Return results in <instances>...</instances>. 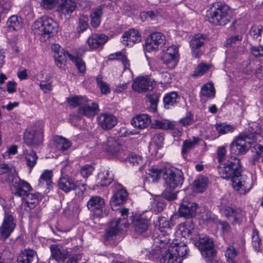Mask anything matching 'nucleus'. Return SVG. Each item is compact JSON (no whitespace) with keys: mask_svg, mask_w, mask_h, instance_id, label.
Segmentation results:
<instances>
[{"mask_svg":"<svg viewBox=\"0 0 263 263\" xmlns=\"http://www.w3.org/2000/svg\"><path fill=\"white\" fill-rule=\"evenodd\" d=\"M218 172L221 178L231 179L235 190L240 194H245L251 189L250 179L241 174L240 160L236 157H232L224 164L217 166Z\"/></svg>","mask_w":263,"mask_h":263,"instance_id":"obj_1","label":"nucleus"},{"mask_svg":"<svg viewBox=\"0 0 263 263\" xmlns=\"http://www.w3.org/2000/svg\"><path fill=\"white\" fill-rule=\"evenodd\" d=\"M196 231L192 229L188 231L189 237L194 245L200 250L207 263H221L215 259L216 251L214 248L213 240L204 234H196Z\"/></svg>","mask_w":263,"mask_h":263,"instance_id":"obj_2","label":"nucleus"},{"mask_svg":"<svg viewBox=\"0 0 263 263\" xmlns=\"http://www.w3.org/2000/svg\"><path fill=\"white\" fill-rule=\"evenodd\" d=\"M163 179L165 185L164 196L168 200L175 199L176 195L173 192L183 184L184 178L182 171L174 166L166 168L163 172Z\"/></svg>","mask_w":263,"mask_h":263,"instance_id":"obj_3","label":"nucleus"},{"mask_svg":"<svg viewBox=\"0 0 263 263\" xmlns=\"http://www.w3.org/2000/svg\"><path fill=\"white\" fill-rule=\"evenodd\" d=\"M67 101L72 108L78 107V112L80 115L87 118H93L99 111L98 103L90 102L85 97L68 98Z\"/></svg>","mask_w":263,"mask_h":263,"instance_id":"obj_4","label":"nucleus"},{"mask_svg":"<svg viewBox=\"0 0 263 263\" xmlns=\"http://www.w3.org/2000/svg\"><path fill=\"white\" fill-rule=\"evenodd\" d=\"M35 34L41 35V39L46 40L53 36L58 31V24L51 17L43 16L33 23Z\"/></svg>","mask_w":263,"mask_h":263,"instance_id":"obj_5","label":"nucleus"},{"mask_svg":"<svg viewBox=\"0 0 263 263\" xmlns=\"http://www.w3.org/2000/svg\"><path fill=\"white\" fill-rule=\"evenodd\" d=\"M208 17L209 21L211 24L224 26L230 22L232 11L229 6L224 3L218 2L211 9Z\"/></svg>","mask_w":263,"mask_h":263,"instance_id":"obj_6","label":"nucleus"},{"mask_svg":"<svg viewBox=\"0 0 263 263\" xmlns=\"http://www.w3.org/2000/svg\"><path fill=\"white\" fill-rule=\"evenodd\" d=\"M60 189L67 193L72 191H77L79 194H83L86 191V184L78 180L76 174L70 176H61L58 181Z\"/></svg>","mask_w":263,"mask_h":263,"instance_id":"obj_7","label":"nucleus"},{"mask_svg":"<svg viewBox=\"0 0 263 263\" xmlns=\"http://www.w3.org/2000/svg\"><path fill=\"white\" fill-rule=\"evenodd\" d=\"M43 122H36L27 127L24 135V141L28 145H39L43 141Z\"/></svg>","mask_w":263,"mask_h":263,"instance_id":"obj_8","label":"nucleus"},{"mask_svg":"<svg viewBox=\"0 0 263 263\" xmlns=\"http://www.w3.org/2000/svg\"><path fill=\"white\" fill-rule=\"evenodd\" d=\"M251 143L252 141L240 134L230 145L231 153L236 155H243L251 148Z\"/></svg>","mask_w":263,"mask_h":263,"instance_id":"obj_9","label":"nucleus"},{"mask_svg":"<svg viewBox=\"0 0 263 263\" xmlns=\"http://www.w3.org/2000/svg\"><path fill=\"white\" fill-rule=\"evenodd\" d=\"M156 85V81L148 76L138 77L133 81L132 88L138 92H145L152 90Z\"/></svg>","mask_w":263,"mask_h":263,"instance_id":"obj_10","label":"nucleus"},{"mask_svg":"<svg viewBox=\"0 0 263 263\" xmlns=\"http://www.w3.org/2000/svg\"><path fill=\"white\" fill-rule=\"evenodd\" d=\"M88 209L92 211L98 217L107 215L108 213L104 210V199L98 196H92L87 203Z\"/></svg>","mask_w":263,"mask_h":263,"instance_id":"obj_11","label":"nucleus"},{"mask_svg":"<svg viewBox=\"0 0 263 263\" xmlns=\"http://www.w3.org/2000/svg\"><path fill=\"white\" fill-rule=\"evenodd\" d=\"M220 210L234 224H240L245 219L246 212L240 209H234L229 205H225Z\"/></svg>","mask_w":263,"mask_h":263,"instance_id":"obj_12","label":"nucleus"},{"mask_svg":"<svg viewBox=\"0 0 263 263\" xmlns=\"http://www.w3.org/2000/svg\"><path fill=\"white\" fill-rule=\"evenodd\" d=\"M165 37L162 33L155 32L149 34L145 41V48L148 51L158 49L165 44Z\"/></svg>","mask_w":263,"mask_h":263,"instance_id":"obj_13","label":"nucleus"},{"mask_svg":"<svg viewBox=\"0 0 263 263\" xmlns=\"http://www.w3.org/2000/svg\"><path fill=\"white\" fill-rule=\"evenodd\" d=\"M178 48L176 45L169 47L162 56V60L166 67L173 69L176 67L179 60Z\"/></svg>","mask_w":263,"mask_h":263,"instance_id":"obj_14","label":"nucleus"},{"mask_svg":"<svg viewBox=\"0 0 263 263\" xmlns=\"http://www.w3.org/2000/svg\"><path fill=\"white\" fill-rule=\"evenodd\" d=\"M12 190L15 196L23 198L31 191L32 188L28 182L18 177H14Z\"/></svg>","mask_w":263,"mask_h":263,"instance_id":"obj_15","label":"nucleus"},{"mask_svg":"<svg viewBox=\"0 0 263 263\" xmlns=\"http://www.w3.org/2000/svg\"><path fill=\"white\" fill-rule=\"evenodd\" d=\"M241 134L252 142L261 141L262 140L261 127L259 124L256 122L250 123L248 128Z\"/></svg>","mask_w":263,"mask_h":263,"instance_id":"obj_16","label":"nucleus"},{"mask_svg":"<svg viewBox=\"0 0 263 263\" xmlns=\"http://www.w3.org/2000/svg\"><path fill=\"white\" fill-rule=\"evenodd\" d=\"M77 4L74 0H61L58 7L57 12L62 19H69L74 11Z\"/></svg>","mask_w":263,"mask_h":263,"instance_id":"obj_17","label":"nucleus"},{"mask_svg":"<svg viewBox=\"0 0 263 263\" xmlns=\"http://www.w3.org/2000/svg\"><path fill=\"white\" fill-rule=\"evenodd\" d=\"M15 227L12 215L9 213H5L3 221L0 227V235L3 239L8 238L13 232Z\"/></svg>","mask_w":263,"mask_h":263,"instance_id":"obj_18","label":"nucleus"},{"mask_svg":"<svg viewBox=\"0 0 263 263\" xmlns=\"http://www.w3.org/2000/svg\"><path fill=\"white\" fill-rule=\"evenodd\" d=\"M125 221L121 222V218L115 219L111 220L108 224L105 230V238L107 240H110L118 235L122 229Z\"/></svg>","mask_w":263,"mask_h":263,"instance_id":"obj_19","label":"nucleus"},{"mask_svg":"<svg viewBox=\"0 0 263 263\" xmlns=\"http://www.w3.org/2000/svg\"><path fill=\"white\" fill-rule=\"evenodd\" d=\"M198 207L195 202L184 201L178 210L179 215L186 219L192 218L195 216Z\"/></svg>","mask_w":263,"mask_h":263,"instance_id":"obj_20","label":"nucleus"},{"mask_svg":"<svg viewBox=\"0 0 263 263\" xmlns=\"http://www.w3.org/2000/svg\"><path fill=\"white\" fill-rule=\"evenodd\" d=\"M99 125L103 129L109 130L112 128L118 123L117 118L110 114L101 113L97 118Z\"/></svg>","mask_w":263,"mask_h":263,"instance_id":"obj_21","label":"nucleus"},{"mask_svg":"<svg viewBox=\"0 0 263 263\" xmlns=\"http://www.w3.org/2000/svg\"><path fill=\"white\" fill-rule=\"evenodd\" d=\"M108 41V37L102 33H93L87 40V44L90 49L96 50L102 47Z\"/></svg>","mask_w":263,"mask_h":263,"instance_id":"obj_22","label":"nucleus"},{"mask_svg":"<svg viewBox=\"0 0 263 263\" xmlns=\"http://www.w3.org/2000/svg\"><path fill=\"white\" fill-rule=\"evenodd\" d=\"M167 250L171 251L173 254L179 257L181 261L187 255L189 251L187 246L184 243L178 242L177 240L171 243Z\"/></svg>","mask_w":263,"mask_h":263,"instance_id":"obj_23","label":"nucleus"},{"mask_svg":"<svg viewBox=\"0 0 263 263\" xmlns=\"http://www.w3.org/2000/svg\"><path fill=\"white\" fill-rule=\"evenodd\" d=\"M141 40V35L134 29H131L125 32L122 35V43L127 46H132Z\"/></svg>","mask_w":263,"mask_h":263,"instance_id":"obj_24","label":"nucleus"},{"mask_svg":"<svg viewBox=\"0 0 263 263\" xmlns=\"http://www.w3.org/2000/svg\"><path fill=\"white\" fill-rule=\"evenodd\" d=\"M50 249L51 257L59 262H64L69 255L68 251L60 246L52 245L50 246Z\"/></svg>","mask_w":263,"mask_h":263,"instance_id":"obj_25","label":"nucleus"},{"mask_svg":"<svg viewBox=\"0 0 263 263\" xmlns=\"http://www.w3.org/2000/svg\"><path fill=\"white\" fill-rule=\"evenodd\" d=\"M251 163L254 165L261 167L263 164V146L259 144H255L253 146Z\"/></svg>","mask_w":263,"mask_h":263,"instance_id":"obj_26","label":"nucleus"},{"mask_svg":"<svg viewBox=\"0 0 263 263\" xmlns=\"http://www.w3.org/2000/svg\"><path fill=\"white\" fill-rule=\"evenodd\" d=\"M102 146L103 151L114 156L122 147L119 142L112 137L108 138L105 141L103 142Z\"/></svg>","mask_w":263,"mask_h":263,"instance_id":"obj_27","label":"nucleus"},{"mask_svg":"<svg viewBox=\"0 0 263 263\" xmlns=\"http://www.w3.org/2000/svg\"><path fill=\"white\" fill-rule=\"evenodd\" d=\"M22 198L23 201L22 205L24 207V210L28 212L33 209L39 202L38 196L35 193H30L29 192Z\"/></svg>","mask_w":263,"mask_h":263,"instance_id":"obj_28","label":"nucleus"},{"mask_svg":"<svg viewBox=\"0 0 263 263\" xmlns=\"http://www.w3.org/2000/svg\"><path fill=\"white\" fill-rule=\"evenodd\" d=\"M151 122L150 116L147 114H142L133 118L131 124L135 127L143 129L147 127Z\"/></svg>","mask_w":263,"mask_h":263,"instance_id":"obj_29","label":"nucleus"},{"mask_svg":"<svg viewBox=\"0 0 263 263\" xmlns=\"http://www.w3.org/2000/svg\"><path fill=\"white\" fill-rule=\"evenodd\" d=\"M180 97L176 91H172L166 93L163 98L164 107L170 109L171 107L178 105L179 103Z\"/></svg>","mask_w":263,"mask_h":263,"instance_id":"obj_30","label":"nucleus"},{"mask_svg":"<svg viewBox=\"0 0 263 263\" xmlns=\"http://www.w3.org/2000/svg\"><path fill=\"white\" fill-rule=\"evenodd\" d=\"M127 192L123 189H120L115 193L110 199V205L112 209L122 204L127 197Z\"/></svg>","mask_w":263,"mask_h":263,"instance_id":"obj_31","label":"nucleus"},{"mask_svg":"<svg viewBox=\"0 0 263 263\" xmlns=\"http://www.w3.org/2000/svg\"><path fill=\"white\" fill-rule=\"evenodd\" d=\"M36 253L32 250L25 249L22 251L17 258V263H31Z\"/></svg>","mask_w":263,"mask_h":263,"instance_id":"obj_32","label":"nucleus"},{"mask_svg":"<svg viewBox=\"0 0 263 263\" xmlns=\"http://www.w3.org/2000/svg\"><path fill=\"white\" fill-rule=\"evenodd\" d=\"M112 174L109 171L105 170L98 174V184L100 186H105L109 185L112 181Z\"/></svg>","mask_w":263,"mask_h":263,"instance_id":"obj_33","label":"nucleus"},{"mask_svg":"<svg viewBox=\"0 0 263 263\" xmlns=\"http://www.w3.org/2000/svg\"><path fill=\"white\" fill-rule=\"evenodd\" d=\"M53 142L58 150L64 152L69 148L71 145V142L62 136H56L54 138Z\"/></svg>","mask_w":263,"mask_h":263,"instance_id":"obj_34","label":"nucleus"},{"mask_svg":"<svg viewBox=\"0 0 263 263\" xmlns=\"http://www.w3.org/2000/svg\"><path fill=\"white\" fill-rule=\"evenodd\" d=\"M206 41L207 39L205 35L201 34H196L190 41V46L193 50L195 51L201 47Z\"/></svg>","mask_w":263,"mask_h":263,"instance_id":"obj_35","label":"nucleus"},{"mask_svg":"<svg viewBox=\"0 0 263 263\" xmlns=\"http://www.w3.org/2000/svg\"><path fill=\"white\" fill-rule=\"evenodd\" d=\"M102 14V7L99 6L93 10L90 14V25L93 28H97L101 23V18Z\"/></svg>","mask_w":263,"mask_h":263,"instance_id":"obj_36","label":"nucleus"},{"mask_svg":"<svg viewBox=\"0 0 263 263\" xmlns=\"http://www.w3.org/2000/svg\"><path fill=\"white\" fill-rule=\"evenodd\" d=\"M208 182V178L200 176L194 182V190L196 192L202 193L205 190Z\"/></svg>","mask_w":263,"mask_h":263,"instance_id":"obj_37","label":"nucleus"},{"mask_svg":"<svg viewBox=\"0 0 263 263\" xmlns=\"http://www.w3.org/2000/svg\"><path fill=\"white\" fill-rule=\"evenodd\" d=\"M133 223L134 229L137 234H142L148 229V223L145 219L140 218L135 219Z\"/></svg>","mask_w":263,"mask_h":263,"instance_id":"obj_38","label":"nucleus"},{"mask_svg":"<svg viewBox=\"0 0 263 263\" xmlns=\"http://www.w3.org/2000/svg\"><path fill=\"white\" fill-rule=\"evenodd\" d=\"M199 138L197 137H193L192 139L185 140L182 146L181 153L182 155L188 153L199 142Z\"/></svg>","mask_w":263,"mask_h":263,"instance_id":"obj_39","label":"nucleus"},{"mask_svg":"<svg viewBox=\"0 0 263 263\" xmlns=\"http://www.w3.org/2000/svg\"><path fill=\"white\" fill-rule=\"evenodd\" d=\"M153 128L162 129H175V125L171 121L165 120H156L152 123Z\"/></svg>","mask_w":263,"mask_h":263,"instance_id":"obj_40","label":"nucleus"},{"mask_svg":"<svg viewBox=\"0 0 263 263\" xmlns=\"http://www.w3.org/2000/svg\"><path fill=\"white\" fill-rule=\"evenodd\" d=\"M211 67V65L204 63H201L197 65L191 74V77L197 78L203 76Z\"/></svg>","mask_w":263,"mask_h":263,"instance_id":"obj_41","label":"nucleus"},{"mask_svg":"<svg viewBox=\"0 0 263 263\" xmlns=\"http://www.w3.org/2000/svg\"><path fill=\"white\" fill-rule=\"evenodd\" d=\"M200 96L212 98L215 94V88L212 83H206L203 85L200 90Z\"/></svg>","mask_w":263,"mask_h":263,"instance_id":"obj_42","label":"nucleus"},{"mask_svg":"<svg viewBox=\"0 0 263 263\" xmlns=\"http://www.w3.org/2000/svg\"><path fill=\"white\" fill-rule=\"evenodd\" d=\"M7 24L10 29L15 31L19 30L23 26L21 18L16 15L11 16L7 21Z\"/></svg>","mask_w":263,"mask_h":263,"instance_id":"obj_43","label":"nucleus"},{"mask_svg":"<svg viewBox=\"0 0 263 263\" xmlns=\"http://www.w3.org/2000/svg\"><path fill=\"white\" fill-rule=\"evenodd\" d=\"M109 59L111 60H117L121 61L125 69H128L129 68V61L127 59L126 56L121 52H117L110 54Z\"/></svg>","mask_w":263,"mask_h":263,"instance_id":"obj_44","label":"nucleus"},{"mask_svg":"<svg viewBox=\"0 0 263 263\" xmlns=\"http://www.w3.org/2000/svg\"><path fill=\"white\" fill-rule=\"evenodd\" d=\"M181 261L179 257L173 254L168 250L165 255H163L160 259V263H181Z\"/></svg>","mask_w":263,"mask_h":263,"instance_id":"obj_45","label":"nucleus"},{"mask_svg":"<svg viewBox=\"0 0 263 263\" xmlns=\"http://www.w3.org/2000/svg\"><path fill=\"white\" fill-rule=\"evenodd\" d=\"M52 172L51 171L46 170L41 175L39 179V185L43 186L44 184L48 188L51 183Z\"/></svg>","mask_w":263,"mask_h":263,"instance_id":"obj_46","label":"nucleus"},{"mask_svg":"<svg viewBox=\"0 0 263 263\" xmlns=\"http://www.w3.org/2000/svg\"><path fill=\"white\" fill-rule=\"evenodd\" d=\"M38 156L35 152L31 151L27 153L25 155V159L26 160V164L28 167H29L30 171L36 164Z\"/></svg>","mask_w":263,"mask_h":263,"instance_id":"obj_47","label":"nucleus"},{"mask_svg":"<svg viewBox=\"0 0 263 263\" xmlns=\"http://www.w3.org/2000/svg\"><path fill=\"white\" fill-rule=\"evenodd\" d=\"M67 53H69L64 51L63 52L60 51L59 53H57V54H54L55 63L59 68L62 67L63 65L65 64L67 61V57H68Z\"/></svg>","mask_w":263,"mask_h":263,"instance_id":"obj_48","label":"nucleus"},{"mask_svg":"<svg viewBox=\"0 0 263 263\" xmlns=\"http://www.w3.org/2000/svg\"><path fill=\"white\" fill-rule=\"evenodd\" d=\"M67 54L69 59L74 63L79 71L81 73H84L85 72L86 66L84 61L81 59L77 57H74L70 53H67Z\"/></svg>","mask_w":263,"mask_h":263,"instance_id":"obj_49","label":"nucleus"},{"mask_svg":"<svg viewBox=\"0 0 263 263\" xmlns=\"http://www.w3.org/2000/svg\"><path fill=\"white\" fill-rule=\"evenodd\" d=\"M157 243H159V247L161 250V252H163L162 249L165 248L166 245H167L171 240L170 236L168 234H164L162 232L159 234L157 238Z\"/></svg>","mask_w":263,"mask_h":263,"instance_id":"obj_50","label":"nucleus"},{"mask_svg":"<svg viewBox=\"0 0 263 263\" xmlns=\"http://www.w3.org/2000/svg\"><path fill=\"white\" fill-rule=\"evenodd\" d=\"M164 170L157 167H152L148 170V172L147 173V178L151 177L152 181H157L161 175L163 176V172Z\"/></svg>","mask_w":263,"mask_h":263,"instance_id":"obj_51","label":"nucleus"},{"mask_svg":"<svg viewBox=\"0 0 263 263\" xmlns=\"http://www.w3.org/2000/svg\"><path fill=\"white\" fill-rule=\"evenodd\" d=\"M98 86L100 88L102 94L107 95L110 92V89L109 85L102 80L101 76H98L96 79Z\"/></svg>","mask_w":263,"mask_h":263,"instance_id":"obj_52","label":"nucleus"},{"mask_svg":"<svg viewBox=\"0 0 263 263\" xmlns=\"http://www.w3.org/2000/svg\"><path fill=\"white\" fill-rule=\"evenodd\" d=\"M215 128L218 133L221 135L232 133L234 130L233 127L225 123L216 124Z\"/></svg>","mask_w":263,"mask_h":263,"instance_id":"obj_53","label":"nucleus"},{"mask_svg":"<svg viewBox=\"0 0 263 263\" xmlns=\"http://www.w3.org/2000/svg\"><path fill=\"white\" fill-rule=\"evenodd\" d=\"M252 245L255 250L258 251L261 246V240L258 236V232L257 230L254 229L252 231Z\"/></svg>","mask_w":263,"mask_h":263,"instance_id":"obj_54","label":"nucleus"},{"mask_svg":"<svg viewBox=\"0 0 263 263\" xmlns=\"http://www.w3.org/2000/svg\"><path fill=\"white\" fill-rule=\"evenodd\" d=\"M58 0H41L40 6L47 10L53 9L57 5Z\"/></svg>","mask_w":263,"mask_h":263,"instance_id":"obj_55","label":"nucleus"},{"mask_svg":"<svg viewBox=\"0 0 263 263\" xmlns=\"http://www.w3.org/2000/svg\"><path fill=\"white\" fill-rule=\"evenodd\" d=\"M88 17L86 15H81L79 18V32H82L88 27Z\"/></svg>","mask_w":263,"mask_h":263,"instance_id":"obj_56","label":"nucleus"},{"mask_svg":"<svg viewBox=\"0 0 263 263\" xmlns=\"http://www.w3.org/2000/svg\"><path fill=\"white\" fill-rule=\"evenodd\" d=\"M165 206V204L164 202L160 200H155L152 203V209L156 213L162 211Z\"/></svg>","mask_w":263,"mask_h":263,"instance_id":"obj_57","label":"nucleus"},{"mask_svg":"<svg viewBox=\"0 0 263 263\" xmlns=\"http://www.w3.org/2000/svg\"><path fill=\"white\" fill-rule=\"evenodd\" d=\"M194 122V116L191 112H187L186 116L179 121L181 125L184 126H190Z\"/></svg>","mask_w":263,"mask_h":263,"instance_id":"obj_58","label":"nucleus"},{"mask_svg":"<svg viewBox=\"0 0 263 263\" xmlns=\"http://www.w3.org/2000/svg\"><path fill=\"white\" fill-rule=\"evenodd\" d=\"M130 154L125 147L122 146L115 157L122 161H127Z\"/></svg>","mask_w":263,"mask_h":263,"instance_id":"obj_59","label":"nucleus"},{"mask_svg":"<svg viewBox=\"0 0 263 263\" xmlns=\"http://www.w3.org/2000/svg\"><path fill=\"white\" fill-rule=\"evenodd\" d=\"M164 137L161 134H155L152 140V142L154 143L158 148L162 147L163 144Z\"/></svg>","mask_w":263,"mask_h":263,"instance_id":"obj_60","label":"nucleus"},{"mask_svg":"<svg viewBox=\"0 0 263 263\" xmlns=\"http://www.w3.org/2000/svg\"><path fill=\"white\" fill-rule=\"evenodd\" d=\"M237 254V252L233 246H231L226 250L225 255L229 262H232L233 260L236 256Z\"/></svg>","mask_w":263,"mask_h":263,"instance_id":"obj_61","label":"nucleus"},{"mask_svg":"<svg viewBox=\"0 0 263 263\" xmlns=\"http://www.w3.org/2000/svg\"><path fill=\"white\" fill-rule=\"evenodd\" d=\"M11 7L10 0H0V11L2 13H7Z\"/></svg>","mask_w":263,"mask_h":263,"instance_id":"obj_62","label":"nucleus"},{"mask_svg":"<svg viewBox=\"0 0 263 263\" xmlns=\"http://www.w3.org/2000/svg\"><path fill=\"white\" fill-rule=\"evenodd\" d=\"M127 160L133 165H138L142 163L141 157L133 153L130 154Z\"/></svg>","mask_w":263,"mask_h":263,"instance_id":"obj_63","label":"nucleus"},{"mask_svg":"<svg viewBox=\"0 0 263 263\" xmlns=\"http://www.w3.org/2000/svg\"><path fill=\"white\" fill-rule=\"evenodd\" d=\"M251 51L253 55L256 57L263 56V46H254L251 48Z\"/></svg>","mask_w":263,"mask_h":263,"instance_id":"obj_64","label":"nucleus"}]
</instances>
